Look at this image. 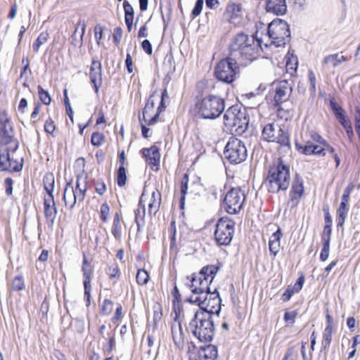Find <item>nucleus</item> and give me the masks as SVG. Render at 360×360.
Masks as SVG:
<instances>
[{
	"label": "nucleus",
	"instance_id": "obj_44",
	"mask_svg": "<svg viewBox=\"0 0 360 360\" xmlns=\"http://www.w3.org/2000/svg\"><path fill=\"white\" fill-rule=\"evenodd\" d=\"M39 98L44 105H49L51 102V98L48 91L44 89L41 86H37Z\"/></svg>",
	"mask_w": 360,
	"mask_h": 360
},
{
	"label": "nucleus",
	"instance_id": "obj_22",
	"mask_svg": "<svg viewBox=\"0 0 360 360\" xmlns=\"http://www.w3.org/2000/svg\"><path fill=\"white\" fill-rule=\"evenodd\" d=\"M224 17L233 25L240 22L242 19V6L240 4L231 3L226 6Z\"/></svg>",
	"mask_w": 360,
	"mask_h": 360
},
{
	"label": "nucleus",
	"instance_id": "obj_61",
	"mask_svg": "<svg viewBox=\"0 0 360 360\" xmlns=\"http://www.w3.org/2000/svg\"><path fill=\"white\" fill-rule=\"evenodd\" d=\"M109 212H110L109 205L106 202L102 204L101 206L100 217H101V219L104 222L108 221Z\"/></svg>",
	"mask_w": 360,
	"mask_h": 360
},
{
	"label": "nucleus",
	"instance_id": "obj_25",
	"mask_svg": "<svg viewBox=\"0 0 360 360\" xmlns=\"http://www.w3.org/2000/svg\"><path fill=\"white\" fill-rule=\"evenodd\" d=\"M266 11L276 15H283L287 11L285 0H267Z\"/></svg>",
	"mask_w": 360,
	"mask_h": 360
},
{
	"label": "nucleus",
	"instance_id": "obj_58",
	"mask_svg": "<svg viewBox=\"0 0 360 360\" xmlns=\"http://www.w3.org/2000/svg\"><path fill=\"white\" fill-rule=\"evenodd\" d=\"M123 8L124 11V18H134V8L127 1H124Z\"/></svg>",
	"mask_w": 360,
	"mask_h": 360
},
{
	"label": "nucleus",
	"instance_id": "obj_15",
	"mask_svg": "<svg viewBox=\"0 0 360 360\" xmlns=\"http://www.w3.org/2000/svg\"><path fill=\"white\" fill-rule=\"evenodd\" d=\"M212 282L196 276L193 274L191 276L190 283L188 284V288L193 293V297H204L209 295L212 291L210 290V285Z\"/></svg>",
	"mask_w": 360,
	"mask_h": 360
},
{
	"label": "nucleus",
	"instance_id": "obj_11",
	"mask_svg": "<svg viewBox=\"0 0 360 360\" xmlns=\"http://www.w3.org/2000/svg\"><path fill=\"white\" fill-rule=\"evenodd\" d=\"M20 143L16 142L15 146H9L0 150V171L9 173L18 172L22 169L23 158L19 162L16 159L11 157V153L17 151Z\"/></svg>",
	"mask_w": 360,
	"mask_h": 360
},
{
	"label": "nucleus",
	"instance_id": "obj_19",
	"mask_svg": "<svg viewBox=\"0 0 360 360\" xmlns=\"http://www.w3.org/2000/svg\"><path fill=\"white\" fill-rule=\"evenodd\" d=\"M89 78L95 93L98 94L99 88L102 84V65L99 60L92 58L89 71Z\"/></svg>",
	"mask_w": 360,
	"mask_h": 360
},
{
	"label": "nucleus",
	"instance_id": "obj_26",
	"mask_svg": "<svg viewBox=\"0 0 360 360\" xmlns=\"http://www.w3.org/2000/svg\"><path fill=\"white\" fill-rule=\"evenodd\" d=\"M198 353L200 360H216L218 357L217 346L211 344L200 347Z\"/></svg>",
	"mask_w": 360,
	"mask_h": 360
},
{
	"label": "nucleus",
	"instance_id": "obj_37",
	"mask_svg": "<svg viewBox=\"0 0 360 360\" xmlns=\"http://www.w3.org/2000/svg\"><path fill=\"white\" fill-rule=\"evenodd\" d=\"M329 104L335 117L338 120V122L346 119L344 109L338 105V103L333 99L330 100Z\"/></svg>",
	"mask_w": 360,
	"mask_h": 360
},
{
	"label": "nucleus",
	"instance_id": "obj_12",
	"mask_svg": "<svg viewBox=\"0 0 360 360\" xmlns=\"http://www.w3.org/2000/svg\"><path fill=\"white\" fill-rule=\"evenodd\" d=\"M245 200L244 192L240 187L231 188L224 195L222 207L229 214L239 213Z\"/></svg>",
	"mask_w": 360,
	"mask_h": 360
},
{
	"label": "nucleus",
	"instance_id": "obj_13",
	"mask_svg": "<svg viewBox=\"0 0 360 360\" xmlns=\"http://www.w3.org/2000/svg\"><path fill=\"white\" fill-rule=\"evenodd\" d=\"M87 191L86 183L84 187H81L79 184V176L77 177L76 186L72 185V181L70 180L66 184L65 191L63 195V200L66 206H69L70 209H72L76 202L77 199L79 201H83Z\"/></svg>",
	"mask_w": 360,
	"mask_h": 360
},
{
	"label": "nucleus",
	"instance_id": "obj_33",
	"mask_svg": "<svg viewBox=\"0 0 360 360\" xmlns=\"http://www.w3.org/2000/svg\"><path fill=\"white\" fill-rule=\"evenodd\" d=\"M172 334L174 344L179 347H182L184 344V333L181 324L178 323L177 326H172Z\"/></svg>",
	"mask_w": 360,
	"mask_h": 360
},
{
	"label": "nucleus",
	"instance_id": "obj_54",
	"mask_svg": "<svg viewBox=\"0 0 360 360\" xmlns=\"http://www.w3.org/2000/svg\"><path fill=\"white\" fill-rule=\"evenodd\" d=\"M331 233H332V226L325 225L323 227V232L321 233L322 243H330Z\"/></svg>",
	"mask_w": 360,
	"mask_h": 360
},
{
	"label": "nucleus",
	"instance_id": "obj_47",
	"mask_svg": "<svg viewBox=\"0 0 360 360\" xmlns=\"http://www.w3.org/2000/svg\"><path fill=\"white\" fill-rule=\"evenodd\" d=\"M48 34L46 32L41 33L33 43L32 48L34 52H38L40 46L47 41Z\"/></svg>",
	"mask_w": 360,
	"mask_h": 360
},
{
	"label": "nucleus",
	"instance_id": "obj_14",
	"mask_svg": "<svg viewBox=\"0 0 360 360\" xmlns=\"http://www.w3.org/2000/svg\"><path fill=\"white\" fill-rule=\"evenodd\" d=\"M19 142L15 138L13 124L6 111L0 112V146H15Z\"/></svg>",
	"mask_w": 360,
	"mask_h": 360
},
{
	"label": "nucleus",
	"instance_id": "obj_63",
	"mask_svg": "<svg viewBox=\"0 0 360 360\" xmlns=\"http://www.w3.org/2000/svg\"><path fill=\"white\" fill-rule=\"evenodd\" d=\"M297 316V311L294 310L291 311H285L284 314V321L290 324H293L295 321V319Z\"/></svg>",
	"mask_w": 360,
	"mask_h": 360
},
{
	"label": "nucleus",
	"instance_id": "obj_24",
	"mask_svg": "<svg viewBox=\"0 0 360 360\" xmlns=\"http://www.w3.org/2000/svg\"><path fill=\"white\" fill-rule=\"evenodd\" d=\"M141 154L146 158L149 165L158 167L160 165V153L159 148L153 145L149 148H144L141 150Z\"/></svg>",
	"mask_w": 360,
	"mask_h": 360
},
{
	"label": "nucleus",
	"instance_id": "obj_5",
	"mask_svg": "<svg viewBox=\"0 0 360 360\" xmlns=\"http://www.w3.org/2000/svg\"><path fill=\"white\" fill-rule=\"evenodd\" d=\"M190 304H195L199 307L197 311H207L212 316L213 314L219 315L221 309V299L217 289H214L204 297L190 296L185 300Z\"/></svg>",
	"mask_w": 360,
	"mask_h": 360
},
{
	"label": "nucleus",
	"instance_id": "obj_6",
	"mask_svg": "<svg viewBox=\"0 0 360 360\" xmlns=\"http://www.w3.org/2000/svg\"><path fill=\"white\" fill-rule=\"evenodd\" d=\"M267 34L276 47H284L291 39L289 25L280 18H276L269 24Z\"/></svg>",
	"mask_w": 360,
	"mask_h": 360
},
{
	"label": "nucleus",
	"instance_id": "obj_51",
	"mask_svg": "<svg viewBox=\"0 0 360 360\" xmlns=\"http://www.w3.org/2000/svg\"><path fill=\"white\" fill-rule=\"evenodd\" d=\"M181 197L179 199V208L184 210L185 207L186 195L187 194L188 184L181 183Z\"/></svg>",
	"mask_w": 360,
	"mask_h": 360
},
{
	"label": "nucleus",
	"instance_id": "obj_9",
	"mask_svg": "<svg viewBox=\"0 0 360 360\" xmlns=\"http://www.w3.org/2000/svg\"><path fill=\"white\" fill-rule=\"evenodd\" d=\"M239 65L236 60L231 59L229 55L217 64L214 68V75L218 80L231 84L236 79Z\"/></svg>",
	"mask_w": 360,
	"mask_h": 360
},
{
	"label": "nucleus",
	"instance_id": "obj_32",
	"mask_svg": "<svg viewBox=\"0 0 360 360\" xmlns=\"http://www.w3.org/2000/svg\"><path fill=\"white\" fill-rule=\"evenodd\" d=\"M78 26H81V33L77 37V33L74 32L71 36V44L75 47H80L83 44V38L86 30V22L84 19H79Z\"/></svg>",
	"mask_w": 360,
	"mask_h": 360
},
{
	"label": "nucleus",
	"instance_id": "obj_52",
	"mask_svg": "<svg viewBox=\"0 0 360 360\" xmlns=\"http://www.w3.org/2000/svg\"><path fill=\"white\" fill-rule=\"evenodd\" d=\"M104 140V135L98 131H95L91 134V143L94 146H100Z\"/></svg>",
	"mask_w": 360,
	"mask_h": 360
},
{
	"label": "nucleus",
	"instance_id": "obj_17",
	"mask_svg": "<svg viewBox=\"0 0 360 360\" xmlns=\"http://www.w3.org/2000/svg\"><path fill=\"white\" fill-rule=\"evenodd\" d=\"M304 192V181L301 176L296 173L295 175L292 187L289 193V202L291 207H296Z\"/></svg>",
	"mask_w": 360,
	"mask_h": 360
},
{
	"label": "nucleus",
	"instance_id": "obj_34",
	"mask_svg": "<svg viewBox=\"0 0 360 360\" xmlns=\"http://www.w3.org/2000/svg\"><path fill=\"white\" fill-rule=\"evenodd\" d=\"M285 68L287 71L291 75L295 73L298 66V60L297 56H294L292 53L290 54V53L288 52L285 56Z\"/></svg>",
	"mask_w": 360,
	"mask_h": 360
},
{
	"label": "nucleus",
	"instance_id": "obj_41",
	"mask_svg": "<svg viewBox=\"0 0 360 360\" xmlns=\"http://www.w3.org/2000/svg\"><path fill=\"white\" fill-rule=\"evenodd\" d=\"M117 184L120 187L125 186L127 181V174L124 166H119L116 172Z\"/></svg>",
	"mask_w": 360,
	"mask_h": 360
},
{
	"label": "nucleus",
	"instance_id": "obj_60",
	"mask_svg": "<svg viewBox=\"0 0 360 360\" xmlns=\"http://www.w3.org/2000/svg\"><path fill=\"white\" fill-rule=\"evenodd\" d=\"M44 128L45 132L53 134L56 129V124L51 117H49V118L45 121Z\"/></svg>",
	"mask_w": 360,
	"mask_h": 360
},
{
	"label": "nucleus",
	"instance_id": "obj_38",
	"mask_svg": "<svg viewBox=\"0 0 360 360\" xmlns=\"http://www.w3.org/2000/svg\"><path fill=\"white\" fill-rule=\"evenodd\" d=\"M44 189L46 191L47 196H53L54 191V177L53 174L46 175L43 179Z\"/></svg>",
	"mask_w": 360,
	"mask_h": 360
},
{
	"label": "nucleus",
	"instance_id": "obj_50",
	"mask_svg": "<svg viewBox=\"0 0 360 360\" xmlns=\"http://www.w3.org/2000/svg\"><path fill=\"white\" fill-rule=\"evenodd\" d=\"M313 147L314 145H302L298 142L295 143L296 149L305 155H313Z\"/></svg>",
	"mask_w": 360,
	"mask_h": 360
},
{
	"label": "nucleus",
	"instance_id": "obj_59",
	"mask_svg": "<svg viewBox=\"0 0 360 360\" xmlns=\"http://www.w3.org/2000/svg\"><path fill=\"white\" fill-rule=\"evenodd\" d=\"M95 191L100 195H103L106 191V185L103 180H97L94 181Z\"/></svg>",
	"mask_w": 360,
	"mask_h": 360
},
{
	"label": "nucleus",
	"instance_id": "obj_39",
	"mask_svg": "<svg viewBox=\"0 0 360 360\" xmlns=\"http://www.w3.org/2000/svg\"><path fill=\"white\" fill-rule=\"evenodd\" d=\"M152 97L153 96H149L142 112L141 118H143V121L147 124L148 120L146 119V116H150L155 108V102L152 99Z\"/></svg>",
	"mask_w": 360,
	"mask_h": 360
},
{
	"label": "nucleus",
	"instance_id": "obj_3",
	"mask_svg": "<svg viewBox=\"0 0 360 360\" xmlns=\"http://www.w3.org/2000/svg\"><path fill=\"white\" fill-rule=\"evenodd\" d=\"M290 167L279 158L271 166L266 179L267 190L269 193H277L281 191H286L290 186Z\"/></svg>",
	"mask_w": 360,
	"mask_h": 360
},
{
	"label": "nucleus",
	"instance_id": "obj_49",
	"mask_svg": "<svg viewBox=\"0 0 360 360\" xmlns=\"http://www.w3.org/2000/svg\"><path fill=\"white\" fill-rule=\"evenodd\" d=\"M113 309V302L108 299H105L101 306V314L103 316L109 315Z\"/></svg>",
	"mask_w": 360,
	"mask_h": 360
},
{
	"label": "nucleus",
	"instance_id": "obj_55",
	"mask_svg": "<svg viewBox=\"0 0 360 360\" xmlns=\"http://www.w3.org/2000/svg\"><path fill=\"white\" fill-rule=\"evenodd\" d=\"M107 273L108 274L110 278H118L120 276V270L117 264H114L110 266Z\"/></svg>",
	"mask_w": 360,
	"mask_h": 360
},
{
	"label": "nucleus",
	"instance_id": "obj_18",
	"mask_svg": "<svg viewBox=\"0 0 360 360\" xmlns=\"http://www.w3.org/2000/svg\"><path fill=\"white\" fill-rule=\"evenodd\" d=\"M248 112L247 109L240 104H235L229 107L223 115L224 124L229 129H233L236 122L240 118V112Z\"/></svg>",
	"mask_w": 360,
	"mask_h": 360
},
{
	"label": "nucleus",
	"instance_id": "obj_40",
	"mask_svg": "<svg viewBox=\"0 0 360 360\" xmlns=\"http://www.w3.org/2000/svg\"><path fill=\"white\" fill-rule=\"evenodd\" d=\"M347 60V58L345 56H342L340 58L339 57L338 53L329 55L324 58L323 62L324 63H333V66L334 68L338 66L342 62H345Z\"/></svg>",
	"mask_w": 360,
	"mask_h": 360
},
{
	"label": "nucleus",
	"instance_id": "obj_53",
	"mask_svg": "<svg viewBox=\"0 0 360 360\" xmlns=\"http://www.w3.org/2000/svg\"><path fill=\"white\" fill-rule=\"evenodd\" d=\"M354 118L355 121V129L360 141V107L356 106L354 108Z\"/></svg>",
	"mask_w": 360,
	"mask_h": 360
},
{
	"label": "nucleus",
	"instance_id": "obj_31",
	"mask_svg": "<svg viewBox=\"0 0 360 360\" xmlns=\"http://www.w3.org/2000/svg\"><path fill=\"white\" fill-rule=\"evenodd\" d=\"M161 204V193L156 189L151 194L150 202L148 205V214L155 215L159 210Z\"/></svg>",
	"mask_w": 360,
	"mask_h": 360
},
{
	"label": "nucleus",
	"instance_id": "obj_43",
	"mask_svg": "<svg viewBox=\"0 0 360 360\" xmlns=\"http://www.w3.org/2000/svg\"><path fill=\"white\" fill-rule=\"evenodd\" d=\"M25 288V281L22 276H16L11 283V289L13 291H21Z\"/></svg>",
	"mask_w": 360,
	"mask_h": 360
},
{
	"label": "nucleus",
	"instance_id": "obj_4",
	"mask_svg": "<svg viewBox=\"0 0 360 360\" xmlns=\"http://www.w3.org/2000/svg\"><path fill=\"white\" fill-rule=\"evenodd\" d=\"M196 99L195 110L200 118L214 120L224 111L225 101L219 96L211 94L205 97L197 96Z\"/></svg>",
	"mask_w": 360,
	"mask_h": 360
},
{
	"label": "nucleus",
	"instance_id": "obj_10",
	"mask_svg": "<svg viewBox=\"0 0 360 360\" xmlns=\"http://www.w3.org/2000/svg\"><path fill=\"white\" fill-rule=\"evenodd\" d=\"M262 136L267 142H275L281 147L290 148L288 132L277 124L269 123L266 124L263 127Z\"/></svg>",
	"mask_w": 360,
	"mask_h": 360
},
{
	"label": "nucleus",
	"instance_id": "obj_42",
	"mask_svg": "<svg viewBox=\"0 0 360 360\" xmlns=\"http://www.w3.org/2000/svg\"><path fill=\"white\" fill-rule=\"evenodd\" d=\"M354 188V185L353 183H349L347 186L345 187L343 194L341 198L340 205H349V197Z\"/></svg>",
	"mask_w": 360,
	"mask_h": 360
},
{
	"label": "nucleus",
	"instance_id": "obj_29",
	"mask_svg": "<svg viewBox=\"0 0 360 360\" xmlns=\"http://www.w3.org/2000/svg\"><path fill=\"white\" fill-rule=\"evenodd\" d=\"M135 222L137 226V231H141V229L145 226L146 207L141 199L139 200L138 207L134 210Z\"/></svg>",
	"mask_w": 360,
	"mask_h": 360
},
{
	"label": "nucleus",
	"instance_id": "obj_7",
	"mask_svg": "<svg viewBox=\"0 0 360 360\" xmlns=\"http://www.w3.org/2000/svg\"><path fill=\"white\" fill-rule=\"evenodd\" d=\"M235 221L228 217H222L218 219L214 233L217 245L227 246L233 240Z\"/></svg>",
	"mask_w": 360,
	"mask_h": 360
},
{
	"label": "nucleus",
	"instance_id": "obj_8",
	"mask_svg": "<svg viewBox=\"0 0 360 360\" xmlns=\"http://www.w3.org/2000/svg\"><path fill=\"white\" fill-rule=\"evenodd\" d=\"M224 155L231 164L237 165L246 160L248 150L241 140L231 137L224 148Z\"/></svg>",
	"mask_w": 360,
	"mask_h": 360
},
{
	"label": "nucleus",
	"instance_id": "obj_35",
	"mask_svg": "<svg viewBox=\"0 0 360 360\" xmlns=\"http://www.w3.org/2000/svg\"><path fill=\"white\" fill-rule=\"evenodd\" d=\"M349 205H340L337 210V226H343L349 212Z\"/></svg>",
	"mask_w": 360,
	"mask_h": 360
},
{
	"label": "nucleus",
	"instance_id": "obj_2",
	"mask_svg": "<svg viewBox=\"0 0 360 360\" xmlns=\"http://www.w3.org/2000/svg\"><path fill=\"white\" fill-rule=\"evenodd\" d=\"M188 329L200 342L210 343L214 339V321L207 311H196L189 322Z\"/></svg>",
	"mask_w": 360,
	"mask_h": 360
},
{
	"label": "nucleus",
	"instance_id": "obj_21",
	"mask_svg": "<svg viewBox=\"0 0 360 360\" xmlns=\"http://www.w3.org/2000/svg\"><path fill=\"white\" fill-rule=\"evenodd\" d=\"M44 212L47 226L52 229L58 213L53 196H45L44 198Z\"/></svg>",
	"mask_w": 360,
	"mask_h": 360
},
{
	"label": "nucleus",
	"instance_id": "obj_56",
	"mask_svg": "<svg viewBox=\"0 0 360 360\" xmlns=\"http://www.w3.org/2000/svg\"><path fill=\"white\" fill-rule=\"evenodd\" d=\"M330 252V243H322V248L320 253V260L322 262H325L328 259L329 257Z\"/></svg>",
	"mask_w": 360,
	"mask_h": 360
},
{
	"label": "nucleus",
	"instance_id": "obj_64",
	"mask_svg": "<svg viewBox=\"0 0 360 360\" xmlns=\"http://www.w3.org/2000/svg\"><path fill=\"white\" fill-rule=\"evenodd\" d=\"M122 29L120 27H117L113 30L112 38L113 42L115 45H118L120 42L121 38L122 37Z\"/></svg>",
	"mask_w": 360,
	"mask_h": 360
},
{
	"label": "nucleus",
	"instance_id": "obj_30",
	"mask_svg": "<svg viewBox=\"0 0 360 360\" xmlns=\"http://www.w3.org/2000/svg\"><path fill=\"white\" fill-rule=\"evenodd\" d=\"M219 269L217 265H207L200 269L198 276L212 282Z\"/></svg>",
	"mask_w": 360,
	"mask_h": 360
},
{
	"label": "nucleus",
	"instance_id": "obj_20",
	"mask_svg": "<svg viewBox=\"0 0 360 360\" xmlns=\"http://www.w3.org/2000/svg\"><path fill=\"white\" fill-rule=\"evenodd\" d=\"M292 91V86L288 81L284 79L278 82L275 87V95L274 97L275 105H278L280 103L286 101Z\"/></svg>",
	"mask_w": 360,
	"mask_h": 360
},
{
	"label": "nucleus",
	"instance_id": "obj_46",
	"mask_svg": "<svg viewBox=\"0 0 360 360\" xmlns=\"http://www.w3.org/2000/svg\"><path fill=\"white\" fill-rule=\"evenodd\" d=\"M160 11H161V16L164 24V28L166 29V27L169 25V23L171 20V15H172V8L169 5H167L164 10H162V6H160Z\"/></svg>",
	"mask_w": 360,
	"mask_h": 360
},
{
	"label": "nucleus",
	"instance_id": "obj_1",
	"mask_svg": "<svg viewBox=\"0 0 360 360\" xmlns=\"http://www.w3.org/2000/svg\"><path fill=\"white\" fill-rule=\"evenodd\" d=\"M262 39L243 32L237 33L229 45V55L241 65H248L259 56Z\"/></svg>",
	"mask_w": 360,
	"mask_h": 360
},
{
	"label": "nucleus",
	"instance_id": "obj_16",
	"mask_svg": "<svg viewBox=\"0 0 360 360\" xmlns=\"http://www.w3.org/2000/svg\"><path fill=\"white\" fill-rule=\"evenodd\" d=\"M335 332L334 326V320L333 316L329 314L328 309H326V328L324 329L322 340L321 352H324L326 357L328 349L332 342V335Z\"/></svg>",
	"mask_w": 360,
	"mask_h": 360
},
{
	"label": "nucleus",
	"instance_id": "obj_36",
	"mask_svg": "<svg viewBox=\"0 0 360 360\" xmlns=\"http://www.w3.org/2000/svg\"><path fill=\"white\" fill-rule=\"evenodd\" d=\"M121 215L119 212H116L114 215L113 223L112 227V234L117 239L121 238V224H120Z\"/></svg>",
	"mask_w": 360,
	"mask_h": 360
},
{
	"label": "nucleus",
	"instance_id": "obj_27",
	"mask_svg": "<svg viewBox=\"0 0 360 360\" xmlns=\"http://www.w3.org/2000/svg\"><path fill=\"white\" fill-rule=\"evenodd\" d=\"M283 236L280 227L270 236L269 240V249L271 255L275 257L280 249V242Z\"/></svg>",
	"mask_w": 360,
	"mask_h": 360
},
{
	"label": "nucleus",
	"instance_id": "obj_57",
	"mask_svg": "<svg viewBox=\"0 0 360 360\" xmlns=\"http://www.w3.org/2000/svg\"><path fill=\"white\" fill-rule=\"evenodd\" d=\"M164 65L169 66L167 74L173 73L175 71L174 59L172 55L167 56L165 58Z\"/></svg>",
	"mask_w": 360,
	"mask_h": 360
},
{
	"label": "nucleus",
	"instance_id": "obj_48",
	"mask_svg": "<svg viewBox=\"0 0 360 360\" xmlns=\"http://www.w3.org/2000/svg\"><path fill=\"white\" fill-rule=\"evenodd\" d=\"M165 101H160L156 113L148 120V125L150 126L157 123L160 112L165 110Z\"/></svg>",
	"mask_w": 360,
	"mask_h": 360
},
{
	"label": "nucleus",
	"instance_id": "obj_23",
	"mask_svg": "<svg viewBox=\"0 0 360 360\" xmlns=\"http://www.w3.org/2000/svg\"><path fill=\"white\" fill-rule=\"evenodd\" d=\"M82 271L84 276L83 285L84 288V298L86 302V306L89 307L91 304V280L93 269L91 265H86L82 266Z\"/></svg>",
	"mask_w": 360,
	"mask_h": 360
},
{
	"label": "nucleus",
	"instance_id": "obj_62",
	"mask_svg": "<svg viewBox=\"0 0 360 360\" xmlns=\"http://www.w3.org/2000/svg\"><path fill=\"white\" fill-rule=\"evenodd\" d=\"M308 77L310 82V91L311 94H316V75L311 70L308 71Z\"/></svg>",
	"mask_w": 360,
	"mask_h": 360
},
{
	"label": "nucleus",
	"instance_id": "obj_28",
	"mask_svg": "<svg viewBox=\"0 0 360 360\" xmlns=\"http://www.w3.org/2000/svg\"><path fill=\"white\" fill-rule=\"evenodd\" d=\"M250 122V117L248 112H240V118L236 122V126L231 129L236 135L243 134L248 129Z\"/></svg>",
	"mask_w": 360,
	"mask_h": 360
},
{
	"label": "nucleus",
	"instance_id": "obj_45",
	"mask_svg": "<svg viewBox=\"0 0 360 360\" xmlns=\"http://www.w3.org/2000/svg\"><path fill=\"white\" fill-rule=\"evenodd\" d=\"M136 279L139 285H146L149 281V274L146 270L143 269H139L137 271Z\"/></svg>",
	"mask_w": 360,
	"mask_h": 360
}]
</instances>
